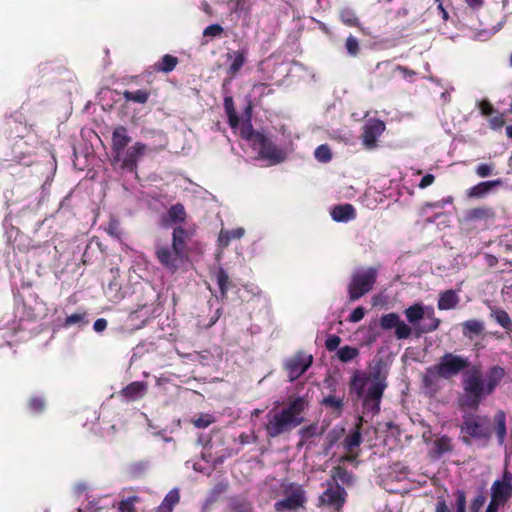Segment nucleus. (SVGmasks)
Here are the masks:
<instances>
[{
    "label": "nucleus",
    "instance_id": "nucleus-35",
    "mask_svg": "<svg viewBox=\"0 0 512 512\" xmlns=\"http://www.w3.org/2000/svg\"><path fill=\"white\" fill-rule=\"evenodd\" d=\"M151 93L147 89H139L136 91L125 90L122 92V96L126 102H134L138 104H145Z\"/></svg>",
    "mask_w": 512,
    "mask_h": 512
},
{
    "label": "nucleus",
    "instance_id": "nucleus-38",
    "mask_svg": "<svg viewBox=\"0 0 512 512\" xmlns=\"http://www.w3.org/2000/svg\"><path fill=\"white\" fill-rule=\"evenodd\" d=\"M241 137L248 141H253L254 144L258 141L259 135H263V132L255 131L251 123L250 118L243 122L240 128Z\"/></svg>",
    "mask_w": 512,
    "mask_h": 512
},
{
    "label": "nucleus",
    "instance_id": "nucleus-24",
    "mask_svg": "<svg viewBox=\"0 0 512 512\" xmlns=\"http://www.w3.org/2000/svg\"><path fill=\"white\" fill-rule=\"evenodd\" d=\"M146 388V383L134 381L121 390V395L129 401H135L143 397Z\"/></svg>",
    "mask_w": 512,
    "mask_h": 512
},
{
    "label": "nucleus",
    "instance_id": "nucleus-41",
    "mask_svg": "<svg viewBox=\"0 0 512 512\" xmlns=\"http://www.w3.org/2000/svg\"><path fill=\"white\" fill-rule=\"evenodd\" d=\"M434 448L439 456L451 452L454 448L452 439L447 435H443L434 441Z\"/></svg>",
    "mask_w": 512,
    "mask_h": 512
},
{
    "label": "nucleus",
    "instance_id": "nucleus-23",
    "mask_svg": "<svg viewBox=\"0 0 512 512\" xmlns=\"http://www.w3.org/2000/svg\"><path fill=\"white\" fill-rule=\"evenodd\" d=\"M369 378L362 372L356 371L349 383V389L351 394H355L357 398L364 396L365 388L368 384Z\"/></svg>",
    "mask_w": 512,
    "mask_h": 512
},
{
    "label": "nucleus",
    "instance_id": "nucleus-53",
    "mask_svg": "<svg viewBox=\"0 0 512 512\" xmlns=\"http://www.w3.org/2000/svg\"><path fill=\"white\" fill-rule=\"evenodd\" d=\"M494 169H495V165L493 163H490V164L481 163L476 167L475 171L479 177L485 178V177L491 176L494 172Z\"/></svg>",
    "mask_w": 512,
    "mask_h": 512
},
{
    "label": "nucleus",
    "instance_id": "nucleus-28",
    "mask_svg": "<svg viewBox=\"0 0 512 512\" xmlns=\"http://www.w3.org/2000/svg\"><path fill=\"white\" fill-rule=\"evenodd\" d=\"M459 301L460 299L456 291L449 289L440 293L437 307L440 310L454 309L458 305Z\"/></svg>",
    "mask_w": 512,
    "mask_h": 512
},
{
    "label": "nucleus",
    "instance_id": "nucleus-55",
    "mask_svg": "<svg viewBox=\"0 0 512 512\" xmlns=\"http://www.w3.org/2000/svg\"><path fill=\"white\" fill-rule=\"evenodd\" d=\"M479 109L481 114L485 117H490L498 111L488 100H482L479 103Z\"/></svg>",
    "mask_w": 512,
    "mask_h": 512
},
{
    "label": "nucleus",
    "instance_id": "nucleus-36",
    "mask_svg": "<svg viewBox=\"0 0 512 512\" xmlns=\"http://www.w3.org/2000/svg\"><path fill=\"white\" fill-rule=\"evenodd\" d=\"M224 109L228 117L229 126L232 129L238 128L240 120L235 109L233 98L231 96H226L224 98Z\"/></svg>",
    "mask_w": 512,
    "mask_h": 512
},
{
    "label": "nucleus",
    "instance_id": "nucleus-29",
    "mask_svg": "<svg viewBox=\"0 0 512 512\" xmlns=\"http://www.w3.org/2000/svg\"><path fill=\"white\" fill-rule=\"evenodd\" d=\"M178 63L179 60L177 57L170 54H165L161 57L160 60L151 66V69L154 72L170 73L176 68Z\"/></svg>",
    "mask_w": 512,
    "mask_h": 512
},
{
    "label": "nucleus",
    "instance_id": "nucleus-31",
    "mask_svg": "<svg viewBox=\"0 0 512 512\" xmlns=\"http://www.w3.org/2000/svg\"><path fill=\"white\" fill-rule=\"evenodd\" d=\"M188 239H189V233L185 228H183L182 226L174 227L173 232H172V244H171L172 246H174V248H177L182 252L188 253V251H187V240Z\"/></svg>",
    "mask_w": 512,
    "mask_h": 512
},
{
    "label": "nucleus",
    "instance_id": "nucleus-58",
    "mask_svg": "<svg viewBox=\"0 0 512 512\" xmlns=\"http://www.w3.org/2000/svg\"><path fill=\"white\" fill-rule=\"evenodd\" d=\"M365 312H366L365 308L362 306H359L351 312L348 319L352 323H357L364 318Z\"/></svg>",
    "mask_w": 512,
    "mask_h": 512
},
{
    "label": "nucleus",
    "instance_id": "nucleus-40",
    "mask_svg": "<svg viewBox=\"0 0 512 512\" xmlns=\"http://www.w3.org/2000/svg\"><path fill=\"white\" fill-rule=\"evenodd\" d=\"M229 512H254L252 504L244 498H233L228 504Z\"/></svg>",
    "mask_w": 512,
    "mask_h": 512
},
{
    "label": "nucleus",
    "instance_id": "nucleus-12",
    "mask_svg": "<svg viewBox=\"0 0 512 512\" xmlns=\"http://www.w3.org/2000/svg\"><path fill=\"white\" fill-rule=\"evenodd\" d=\"M347 492L338 483L327 482V489L322 493L319 500L322 505L339 511L346 500Z\"/></svg>",
    "mask_w": 512,
    "mask_h": 512
},
{
    "label": "nucleus",
    "instance_id": "nucleus-15",
    "mask_svg": "<svg viewBox=\"0 0 512 512\" xmlns=\"http://www.w3.org/2000/svg\"><path fill=\"white\" fill-rule=\"evenodd\" d=\"M131 142L128 129L123 125L114 128L111 137L112 163H118L119 157L123 155V151Z\"/></svg>",
    "mask_w": 512,
    "mask_h": 512
},
{
    "label": "nucleus",
    "instance_id": "nucleus-20",
    "mask_svg": "<svg viewBox=\"0 0 512 512\" xmlns=\"http://www.w3.org/2000/svg\"><path fill=\"white\" fill-rule=\"evenodd\" d=\"M331 217L336 222H348L355 219L356 210L352 204H339L332 208Z\"/></svg>",
    "mask_w": 512,
    "mask_h": 512
},
{
    "label": "nucleus",
    "instance_id": "nucleus-7",
    "mask_svg": "<svg viewBox=\"0 0 512 512\" xmlns=\"http://www.w3.org/2000/svg\"><path fill=\"white\" fill-rule=\"evenodd\" d=\"M377 275V269L374 267H369L365 271L354 273L348 284L350 301H356L370 292L376 283Z\"/></svg>",
    "mask_w": 512,
    "mask_h": 512
},
{
    "label": "nucleus",
    "instance_id": "nucleus-13",
    "mask_svg": "<svg viewBox=\"0 0 512 512\" xmlns=\"http://www.w3.org/2000/svg\"><path fill=\"white\" fill-rule=\"evenodd\" d=\"M491 498L506 504L512 497V473L504 469L500 479H496L491 485Z\"/></svg>",
    "mask_w": 512,
    "mask_h": 512
},
{
    "label": "nucleus",
    "instance_id": "nucleus-14",
    "mask_svg": "<svg viewBox=\"0 0 512 512\" xmlns=\"http://www.w3.org/2000/svg\"><path fill=\"white\" fill-rule=\"evenodd\" d=\"M380 326L383 330H391L395 328V336L397 339H408L412 334V329L397 313L391 312L384 314L380 318Z\"/></svg>",
    "mask_w": 512,
    "mask_h": 512
},
{
    "label": "nucleus",
    "instance_id": "nucleus-47",
    "mask_svg": "<svg viewBox=\"0 0 512 512\" xmlns=\"http://www.w3.org/2000/svg\"><path fill=\"white\" fill-rule=\"evenodd\" d=\"M345 48L347 53L352 57H356L360 53L359 41L351 34L346 38Z\"/></svg>",
    "mask_w": 512,
    "mask_h": 512
},
{
    "label": "nucleus",
    "instance_id": "nucleus-39",
    "mask_svg": "<svg viewBox=\"0 0 512 512\" xmlns=\"http://www.w3.org/2000/svg\"><path fill=\"white\" fill-rule=\"evenodd\" d=\"M339 17H340L341 22L344 25L349 26V27H357L360 30H363V27H362L358 17L356 16L355 12L352 9L345 8V9L341 10Z\"/></svg>",
    "mask_w": 512,
    "mask_h": 512
},
{
    "label": "nucleus",
    "instance_id": "nucleus-62",
    "mask_svg": "<svg viewBox=\"0 0 512 512\" xmlns=\"http://www.w3.org/2000/svg\"><path fill=\"white\" fill-rule=\"evenodd\" d=\"M107 320L104 318L97 319L93 324L94 331L100 333L103 332L107 327Z\"/></svg>",
    "mask_w": 512,
    "mask_h": 512
},
{
    "label": "nucleus",
    "instance_id": "nucleus-43",
    "mask_svg": "<svg viewBox=\"0 0 512 512\" xmlns=\"http://www.w3.org/2000/svg\"><path fill=\"white\" fill-rule=\"evenodd\" d=\"M359 355V350L356 347L345 345L338 349L337 356L343 363L350 362Z\"/></svg>",
    "mask_w": 512,
    "mask_h": 512
},
{
    "label": "nucleus",
    "instance_id": "nucleus-64",
    "mask_svg": "<svg viewBox=\"0 0 512 512\" xmlns=\"http://www.w3.org/2000/svg\"><path fill=\"white\" fill-rule=\"evenodd\" d=\"M464 1L473 10L480 9L484 4L483 0H464Z\"/></svg>",
    "mask_w": 512,
    "mask_h": 512
},
{
    "label": "nucleus",
    "instance_id": "nucleus-59",
    "mask_svg": "<svg viewBox=\"0 0 512 512\" xmlns=\"http://www.w3.org/2000/svg\"><path fill=\"white\" fill-rule=\"evenodd\" d=\"M434 181H435V176L433 174H426L421 179L420 183L418 184V187L420 189H425L428 186L432 185L434 183Z\"/></svg>",
    "mask_w": 512,
    "mask_h": 512
},
{
    "label": "nucleus",
    "instance_id": "nucleus-26",
    "mask_svg": "<svg viewBox=\"0 0 512 512\" xmlns=\"http://www.w3.org/2000/svg\"><path fill=\"white\" fill-rule=\"evenodd\" d=\"M494 429L498 444L503 445L507 435L506 413L503 410H498L494 415Z\"/></svg>",
    "mask_w": 512,
    "mask_h": 512
},
{
    "label": "nucleus",
    "instance_id": "nucleus-48",
    "mask_svg": "<svg viewBox=\"0 0 512 512\" xmlns=\"http://www.w3.org/2000/svg\"><path fill=\"white\" fill-rule=\"evenodd\" d=\"M87 323L86 312L74 313L65 318L64 327H71L73 325H81Z\"/></svg>",
    "mask_w": 512,
    "mask_h": 512
},
{
    "label": "nucleus",
    "instance_id": "nucleus-56",
    "mask_svg": "<svg viewBox=\"0 0 512 512\" xmlns=\"http://www.w3.org/2000/svg\"><path fill=\"white\" fill-rule=\"evenodd\" d=\"M341 343L340 336L333 334L329 335L327 339L325 340V347L328 351H334L336 350Z\"/></svg>",
    "mask_w": 512,
    "mask_h": 512
},
{
    "label": "nucleus",
    "instance_id": "nucleus-19",
    "mask_svg": "<svg viewBox=\"0 0 512 512\" xmlns=\"http://www.w3.org/2000/svg\"><path fill=\"white\" fill-rule=\"evenodd\" d=\"M490 312V318L497 322L507 332H512V319L502 308L492 305L490 301L485 302Z\"/></svg>",
    "mask_w": 512,
    "mask_h": 512
},
{
    "label": "nucleus",
    "instance_id": "nucleus-2",
    "mask_svg": "<svg viewBox=\"0 0 512 512\" xmlns=\"http://www.w3.org/2000/svg\"><path fill=\"white\" fill-rule=\"evenodd\" d=\"M309 407L305 396L291 395L282 406H274L265 416L264 429L268 438L289 434L304 421V413Z\"/></svg>",
    "mask_w": 512,
    "mask_h": 512
},
{
    "label": "nucleus",
    "instance_id": "nucleus-45",
    "mask_svg": "<svg viewBox=\"0 0 512 512\" xmlns=\"http://www.w3.org/2000/svg\"><path fill=\"white\" fill-rule=\"evenodd\" d=\"M105 231L107 232L108 235H110L111 237L116 238L118 240H120L122 237V229L120 226V221L115 217H111L109 219V222L105 228Z\"/></svg>",
    "mask_w": 512,
    "mask_h": 512
},
{
    "label": "nucleus",
    "instance_id": "nucleus-11",
    "mask_svg": "<svg viewBox=\"0 0 512 512\" xmlns=\"http://www.w3.org/2000/svg\"><path fill=\"white\" fill-rule=\"evenodd\" d=\"M312 363V355H307L304 352H297L294 356L285 361L284 369L287 372L289 380L292 382L302 376Z\"/></svg>",
    "mask_w": 512,
    "mask_h": 512
},
{
    "label": "nucleus",
    "instance_id": "nucleus-54",
    "mask_svg": "<svg viewBox=\"0 0 512 512\" xmlns=\"http://www.w3.org/2000/svg\"><path fill=\"white\" fill-rule=\"evenodd\" d=\"M224 29L220 24H211L207 26L203 31L204 37H220L223 33Z\"/></svg>",
    "mask_w": 512,
    "mask_h": 512
},
{
    "label": "nucleus",
    "instance_id": "nucleus-10",
    "mask_svg": "<svg viewBox=\"0 0 512 512\" xmlns=\"http://www.w3.org/2000/svg\"><path fill=\"white\" fill-rule=\"evenodd\" d=\"M255 144L259 146L260 158L268 161L270 165H277L285 161V152L275 145L267 135H259V139Z\"/></svg>",
    "mask_w": 512,
    "mask_h": 512
},
{
    "label": "nucleus",
    "instance_id": "nucleus-16",
    "mask_svg": "<svg viewBox=\"0 0 512 512\" xmlns=\"http://www.w3.org/2000/svg\"><path fill=\"white\" fill-rule=\"evenodd\" d=\"M363 132L361 135L363 145L367 149H373L377 145L378 137L385 130V123L382 120L374 119L370 120L362 128Z\"/></svg>",
    "mask_w": 512,
    "mask_h": 512
},
{
    "label": "nucleus",
    "instance_id": "nucleus-61",
    "mask_svg": "<svg viewBox=\"0 0 512 512\" xmlns=\"http://www.w3.org/2000/svg\"><path fill=\"white\" fill-rule=\"evenodd\" d=\"M394 70L399 71L404 76V78H411L416 75L414 70L401 65L395 66Z\"/></svg>",
    "mask_w": 512,
    "mask_h": 512
},
{
    "label": "nucleus",
    "instance_id": "nucleus-8",
    "mask_svg": "<svg viewBox=\"0 0 512 512\" xmlns=\"http://www.w3.org/2000/svg\"><path fill=\"white\" fill-rule=\"evenodd\" d=\"M387 387L386 377L381 375L380 370L374 371L370 381V385L364 392L363 408L371 412L372 415H376L380 411V402Z\"/></svg>",
    "mask_w": 512,
    "mask_h": 512
},
{
    "label": "nucleus",
    "instance_id": "nucleus-42",
    "mask_svg": "<svg viewBox=\"0 0 512 512\" xmlns=\"http://www.w3.org/2000/svg\"><path fill=\"white\" fill-rule=\"evenodd\" d=\"M405 316L409 323L416 324L424 317V309L421 304H414L405 309Z\"/></svg>",
    "mask_w": 512,
    "mask_h": 512
},
{
    "label": "nucleus",
    "instance_id": "nucleus-17",
    "mask_svg": "<svg viewBox=\"0 0 512 512\" xmlns=\"http://www.w3.org/2000/svg\"><path fill=\"white\" fill-rule=\"evenodd\" d=\"M187 213L182 203H176L170 206L167 214L162 217L163 227H169L171 225L181 226L185 223Z\"/></svg>",
    "mask_w": 512,
    "mask_h": 512
},
{
    "label": "nucleus",
    "instance_id": "nucleus-44",
    "mask_svg": "<svg viewBox=\"0 0 512 512\" xmlns=\"http://www.w3.org/2000/svg\"><path fill=\"white\" fill-rule=\"evenodd\" d=\"M321 404L326 408H331L332 410L341 413L344 406V400L343 398L336 397L334 395H328L322 399Z\"/></svg>",
    "mask_w": 512,
    "mask_h": 512
},
{
    "label": "nucleus",
    "instance_id": "nucleus-46",
    "mask_svg": "<svg viewBox=\"0 0 512 512\" xmlns=\"http://www.w3.org/2000/svg\"><path fill=\"white\" fill-rule=\"evenodd\" d=\"M314 157L321 163H327L332 159L331 149L327 144L319 145L314 151Z\"/></svg>",
    "mask_w": 512,
    "mask_h": 512
},
{
    "label": "nucleus",
    "instance_id": "nucleus-6",
    "mask_svg": "<svg viewBox=\"0 0 512 512\" xmlns=\"http://www.w3.org/2000/svg\"><path fill=\"white\" fill-rule=\"evenodd\" d=\"M154 250L155 258L159 264L171 274L176 273L188 258V253L161 242L155 243Z\"/></svg>",
    "mask_w": 512,
    "mask_h": 512
},
{
    "label": "nucleus",
    "instance_id": "nucleus-37",
    "mask_svg": "<svg viewBox=\"0 0 512 512\" xmlns=\"http://www.w3.org/2000/svg\"><path fill=\"white\" fill-rule=\"evenodd\" d=\"M494 216H495V212H494L493 208L487 207V206H482V207H476V208L468 210L466 218L468 220L473 221V220H486V219L493 218Z\"/></svg>",
    "mask_w": 512,
    "mask_h": 512
},
{
    "label": "nucleus",
    "instance_id": "nucleus-25",
    "mask_svg": "<svg viewBox=\"0 0 512 512\" xmlns=\"http://www.w3.org/2000/svg\"><path fill=\"white\" fill-rule=\"evenodd\" d=\"M325 432V427L320 426L317 422L311 423L308 426L302 427L298 434L300 436V441L298 446H302L305 442L309 441L310 439L321 436Z\"/></svg>",
    "mask_w": 512,
    "mask_h": 512
},
{
    "label": "nucleus",
    "instance_id": "nucleus-1",
    "mask_svg": "<svg viewBox=\"0 0 512 512\" xmlns=\"http://www.w3.org/2000/svg\"><path fill=\"white\" fill-rule=\"evenodd\" d=\"M470 364L468 357L446 352L436 364L425 369L422 386L427 394L434 396L441 389V379L451 380L463 373L462 393L457 397V406L462 411H476L483 400L495 392L505 378L506 371L499 365H493L488 368L484 379L479 366L466 371Z\"/></svg>",
    "mask_w": 512,
    "mask_h": 512
},
{
    "label": "nucleus",
    "instance_id": "nucleus-57",
    "mask_svg": "<svg viewBox=\"0 0 512 512\" xmlns=\"http://www.w3.org/2000/svg\"><path fill=\"white\" fill-rule=\"evenodd\" d=\"M137 500V497H130L128 499L122 500L119 504L120 512H135L134 502Z\"/></svg>",
    "mask_w": 512,
    "mask_h": 512
},
{
    "label": "nucleus",
    "instance_id": "nucleus-33",
    "mask_svg": "<svg viewBox=\"0 0 512 512\" xmlns=\"http://www.w3.org/2000/svg\"><path fill=\"white\" fill-rule=\"evenodd\" d=\"M332 481L337 483L340 481L342 484L347 486H351L354 483V475L352 472H349L345 467L338 465L334 467L331 471Z\"/></svg>",
    "mask_w": 512,
    "mask_h": 512
},
{
    "label": "nucleus",
    "instance_id": "nucleus-21",
    "mask_svg": "<svg viewBox=\"0 0 512 512\" xmlns=\"http://www.w3.org/2000/svg\"><path fill=\"white\" fill-rule=\"evenodd\" d=\"M247 53L248 51L246 49H241L229 52L227 54V58L232 60L231 64L227 69V73L230 75L231 78L236 76L243 67V65L245 64Z\"/></svg>",
    "mask_w": 512,
    "mask_h": 512
},
{
    "label": "nucleus",
    "instance_id": "nucleus-9",
    "mask_svg": "<svg viewBox=\"0 0 512 512\" xmlns=\"http://www.w3.org/2000/svg\"><path fill=\"white\" fill-rule=\"evenodd\" d=\"M151 149L142 142H136L119 157L120 168L130 173H135L138 168V160Z\"/></svg>",
    "mask_w": 512,
    "mask_h": 512
},
{
    "label": "nucleus",
    "instance_id": "nucleus-5",
    "mask_svg": "<svg viewBox=\"0 0 512 512\" xmlns=\"http://www.w3.org/2000/svg\"><path fill=\"white\" fill-rule=\"evenodd\" d=\"M284 498L274 504L276 512L297 511L303 508L307 502L303 487L297 483L282 484Z\"/></svg>",
    "mask_w": 512,
    "mask_h": 512
},
{
    "label": "nucleus",
    "instance_id": "nucleus-18",
    "mask_svg": "<svg viewBox=\"0 0 512 512\" xmlns=\"http://www.w3.org/2000/svg\"><path fill=\"white\" fill-rule=\"evenodd\" d=\"M214 277L216 280V283L219 287V297H217L221 302H224L228 298V290L230 288H234L235 284L230 279L228 272L223 268L219 267L215 273Z\"/></svg>",
    "mask_w": 512,
    "mask_h": 512
},
{
    "label": "nucleus",
    "instance_id": "nucleus-34",
    "mask_svg": "<svg viewBox=\"0 0 512 512\" xmlns=\"http://www.w3.org/2000/svg\"><path fill=\"white\" fill-rule=\"evenodd\" d=\"M244 233L245 230L241 227L233 230H221L218 236V245L221 248H226L229 246L231 240L242 238Z\"/></svg>",
    "mask_w": 512,
    "mask_h": 512
},
{
    "label": "nucleus",
    "instance_id": "nucleus-27",
    "mask_svg": "<svg viewBox=\"0 0 512 512\" xmlns=\"http://www.w3.org/2000/svg\"><path fill=\"white\" fill-rule=\"evenodd\" d=\"M500 184V180L480 182L467 190V196L470 198H482L487 193H489L492 188Z\"/></svg>",
    "mask_w": 512,
    "mask_h": 512
},
{
    "label": "nucleus",
    "instance_id": "nucleus-50",
    "mask_svg": "<svg viewBox=\"0 0 512 512\" xmlns=\"http://www.w3.org/2000/svg\"><path fill=\"white\" fill-rule=\"evenodd\" d=\"M214 422V417L210 414H202L197 418L192 420V423L197 428H207L210 424Z\"/></svg>",
    "mask_w": 512,
    "mask_h": 512
},
{
    "label": "nucleus",
    "instance_id": "nucleus-3",
    "mask_svg": "<svg viewBox=\"0 0 512 512\" xmlns=\"http://www.w3.org/2000/svg\"><path fill=\"white\" fill-rule=\"evenodd\" d=\"M454 498L455 501L451 509L446 500L439 497L435 505V512H467L466 492L458 489L454 492ZM486 500L487 497L484 491L477 492L469 503V512H481Z\"/></svg>",
    "mask_w": 512,
    "mask_h": 512
},
{
    "label": "nucleus",
    "instance_id": "nucleus-32",
    "mask_svg": "<svg viewBox=\"0 0 512 512\" xmlns=\"http://www.w3.org/2000/svg\"><path fill=\"white\" fill-rule=\"evenodd\" d=\"M179 501V490L172 489L166 494L161 504L155 508L154 512H172L175 505H177Z\"/></svg>",
    "mask_w": 512,
    "mask_h": 512
},
{
    "label": "nucleus",
    "instance_id": "nucleus-49",
    "mask_svg": "<svg viewBox=\"0 0 512 512\" xmlns=\"http://www.w3.org/2000/svg\"><path fill=\"white\" fill-rule=\"evenodd\" d=\"M489 127L492 130H500L505 125L506 121L504 118V114L497 111L495 114L489 117L488 119Z\"/></svg>",
    "mask_w": 512,
    "mask_h": 512
},
{
    "label": "nucleus",
    "instance_id": "nucleus-51",
    "mask_svg": "<svg viewBox=\"0 0 512 512\" xmlns=\"http://www.w3.org/2000/svg\"><path fill=\"white\" fill-rule=\"evenodd\" d=\"M429 319V323L424 324L422 327L419 328L420 333H431L438 329L441 323L440 319L434 317L433 312L431 313Z\"/></svg>",
    "mask_w": 512,
    "mask_h": 512
},
{
    "label": "nucleus",
    "instance_id": "nucleus-30",
    "mask_svg": "<svg viewBox=\"0 0 512 512\" xmlns=\"http://www.w3.org/2000/svg\"><path fill=\"white\" fill-rule=\"evenodd\" d=\"M362 417L359 418L355 429L346 436L344 440V447L348 452H352L355 448L359 447L362 442Z\"/></svg>",
    "mask_w": 512,
    "mask_h": 512
},
{
    "label": "nucleus",
    "instance_id": "nucleus-60",
    "mask_svg": "<svg viewBox=\"0 0 512 512\" xmlns=\"http://www.w3.org/2000/svg\"><path fill=\"white\" fill-rule=\"evenodd\" d=\"M505 504L495 500L494 498H490V502L486 507L485 512H499L500 507H503Z\"/></svg>",
    "mask_w": 512,
    "mask_h": 512
},
{
    "label": "nucleus",
    "instance_id": "nucleus-52",
    "mask_svg": "<svg viewBox=\"0 0 512 512\" xmlns=\"http://www.w3.org/2000/svg\"><path fill=\"white\" fill-rule=\"evenodd\" d=\"M28 407L34 413H41L45 409V400L42 397H32L28 402Z\"/></svg>",
    "mask_w": 512,
    "mask_h": 512
},
{
    "label": "nucleus",
    "instance_id": "nucleus-22",
    "mask_svg": "<svg viewBox=\"0 0 512 512\" xmlns=\"http://www.w3.org/2000/svg\"><path fill=\"white\" fill-rule=\"evenodd\" d=\"M462 334L465 338L472 340L483 334L485 324L482 320L469 319L461 323Z\"/></svg>",
    "mask_w": 512,
    "mask_h": 512
},
{
    "label": "nucleus",
    "instance_id": "nucleus-4",
    "mask_svg": "<svg viewBox=\"0 0 512 512\" xmlns=\"http://www.w3.org/2000/svg\"><path fill=\"white\" fill-rule=\"evenodd\" d=\"M460 430L461 433L464 434L461 440L466 445L471 444V438L476 440H489L491 437V430L487 418L480 415H465Z\"/></svg>",
    "mask_w": 512,
    "mask_h": 512
},
{
    "label": "nucleus",
    "instance_id": "nucleus-63",
    "mask_svg": "<svg viewBox=\"0 0 512 512\" xmlns=\"http://www.w3.org/2000/svg\"><path fill=\"white\" fill-rule=\"evenodd\" d=\"M256 440H257V437H256V436H254V435H253V436H250V435H249V434H247V433H241V434L239 435V442H240L241 444H248V443H250L251 441L256 442Z\"/></svg>",
    "mask_w": 512,
    "mask_h": 512
}]
</instances>
